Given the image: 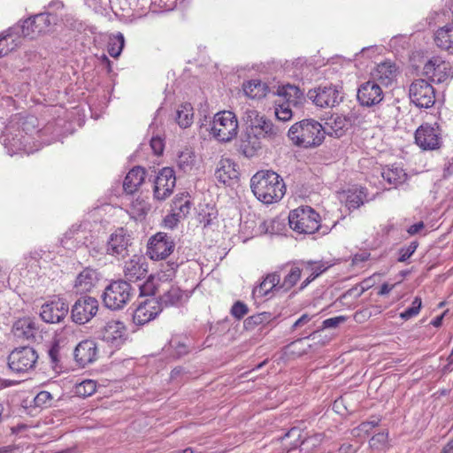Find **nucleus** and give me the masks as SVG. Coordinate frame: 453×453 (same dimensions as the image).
<instances>
[{"label": "nucleus", "instance_id": "5fc2aeb1", "mask_svg": "<svg viewBox=\"0 0 453 453\" xmlns=\"http://www.w3.org/2000/svg\"><path fill=\"white\" fill-rule=\"evenodd\" d=\"M59 346L58 343H53L48 350V357L53 368H56L59 363Z\"/></svg>", "mask_w": 453, "mask_h": 453}, {"label": "nucleus", "instance_id": "3c124183", "mask_svg": "<svg viewBox=\"0 0 453 453\" xmlns=\"http://www.w3.org/2000/svg\"><path fill=\"white\" fill-rule=\"evenodd\" d=\"M248 311L249 309L247 305L240 301L234 303L231 309V314L238 319H242Z\"/></svg>", "mask_w": 453, "mask_h": 453}, {"label": "nucleus", "instance_id": "58836bf2", "mask_svg": "<svg viewBox=\"0 0 453 453\" xmlns=\"http://www.w3.org/2000/svg\"><path fill=\"white\" fill-rule=\"evenodd\" d=\"M150 210V204L147 198L138 196L131 202L130 212L134 218L145 216Z\"/></svg>", "mask_w": 453, "mask_h": 453}, {"label": "nucleus", "instance_id": "c756f323", "mask_svg": "<svg viewBox=\"0 0 453 453\" xmlns=\"http://www.w3.org/2000/svg\"><path fill=\"white\" fill-rule=\"evenodd\" d=\"M19 35L15 27L0 34V58L7 55L20 44Z\"/></svg>", "mask_w": 453, "mask_h": 453}, {"label": "nucleus", "instance_id": "603ef678", "mask_svg": "<svg viewBox=\"0 0 453 453\" xmlns=\"http://www.w3.org/2000/svg\"><path fill=\"white\" fill-rule=\"evenodd\" d=\"M372 287L371 279L364 280L360 284L353 287L349 290H348L347 294L349 295H356L357 296H360L365 291L369 289Z\"/></svg>", "mask_w": 453, "mask_h": 453}, {"label": "nucleus", "instance_id": "4c0bfd02", "mask_svg": "<svg viewBox=\"0 0 453 453\" xmlns=\"http://www.w3.org/2000/svg\"><path fill=\"white\" fill-rule=\"evenodd\" d=\"M434 42L443 50L453 49V23L438 29L434 35Z\"/></svg>", "mask_w": 453, "mask_h": 453}, {"label": "nucleus", "instance_id": "2f4dec72", "mask_svg": "<svg viewBox=\"0 0 453 453\" xmlns=\"http://www.w3.org/2000/svg\"><path fill=\"white\" fill-rule=\"evenodd\" d=\"M238 173L235 169V164L229 159L222 158L218 165L215 172L216 179L224 184L229 180L237 178Z\"/></svg>", "mask_w": 453, "mask_h": 453}, {"label": "nucleus", "instance_id": "ddd939ff", "mask_svg": "<svg viewBox=\"0 0 453 453\" xmlns=\"http://www.w3.org/2000/svg\"><path fill=\"white\" fill-rule=\"evenodd\" d=\"M176 177L173 169L163 168L157 174L154 184V198L163 201L169 197L175 187Z\"/></svg>", "mask_w": 453, "mask_h": 453}, {"label": "nucleus", "instance_id": "bf43d9fd", "mask_svg": "<svg viewBox=\"0 0 453 453\" xmlns=\"http://www.w3.org/2000/svg\"><path fill=\"white\" fill-rule=\"evenodd\" d=\"M380 419L376 418L369 421L362 422L357 428L360 432L368 434L372 428L380 425Z\"/></svg>", "mask_w": 453, "mask_h": 453}, {"label": "nucleus", "instance_id": "423d86ee", "mask_svg": "<svg viewBox=\"0 0 453 453\" xmlns=\"http://www.w3.org/2000/svg\"><path fill=\"white\" fill-rule=\"evenodd\" d=\"M238 127L235 114L230 111H223L214 115L211 133L220 142H229L237 135Z\"/></svg>", "mask_w": 453, "mask_h": 453}, {"label": "nucleus", "instance_id": "49530a36", "mask_svg": "<svg viewBox=\"0 0 453 453\" xmlns=\"http://www.w3.org/2000/svg\"><path fill=\"white\" fill-rule=\"evenodd\" d=\"M96 383L92 380H85L76 386V393L81 396H90L96 392Z\"/></svg>", "mask_w": 453, "mask_h": 453}, {"label": "nucleus", "instance_id": "39448f33", "mask_svg": "<svg viewBox=\"0 0 453 453\" xmlns=\"http://www.w3.org/2000/svg\"><path fill=\"white\" fill-rule=\"evenodd\" d=\"M134 289L129 282L124 280L111 281L102 294L104 305L111 310L118 311L123 309L131 300Z\"/></svg>", "mask_w": 453, "mask_h": 453}, {"label": "nucleus", "instance_id": "6e6552de", "mask_svg": "<svg viewBox=\"0 0 453 453\" xmlns=\"http://www.w3.org/2000/svg\"><path fill=\"white\" fill-rule=\"evenodd\" d=\"M411 102L418 108H431L435 103V91L433 86L424 79L415 80L410 86Z\"/></svg>", "mask_w": 453, "mask_h": 453}, {"label": "nucleus", "instance_id": "a18cd8bd", "mask_svg": "<svg viewBox=\"0 0 453 453\" xmlns=\"http://www.w3.org/2000/svg\"><path fill=\"white\" fill-rule=\"evenodd\" d=\"M124 36L122 34H119L114 39H112L108 45V53L112 58H118L124 47Z\"/></svg>", "mask_w": 453, "mask_h": 453}, {"label": "nucleus", "instance_id": "a211bd4d", "mask_svg": "<svg viewBox=\"0 0 453 453\" xmlns=\"http://www.w3.org/2000/svg\"><path fill=\"white\" fill-rule=\"evenodd\" d=\"M287 438H295V441L290 443V447L287 449V453H296L297 448L300 452L311 453L312 449L317 448L321 442V434H314L302 441L301 431L297 427L291 428L286 434Z\"/></svg>", "mask_w": 453, "mask_h": 453}, {"label": "nucleus", "instance_id": "f3484780", "mask_svg": "<svg viewBox=\"0 0 453 453\" xmlns=\"http://www.w3.org/2000/svg\"><path fill=\"white\" fill-rule=\"evenodd\" d=\"M357 97L361 105L371 107L383 100L384 93L380 85L372 80L359 86Z\"/></svg>", "mask_w": 453, "mask_h": 453}, {"label": "nucleus", "instance_id": "1a4fd4ad", "mask_svg": "<svg viewBox=\"0 0 453 453\" xmlns=\"http://www.w3.org/2000/svg\"><path fill=\"white\" fill-rule=\"evenodd\" d=\"M174 248L173 237L166 233L158 232L150 238L147 254L152 260H163L173 252Z\"/></svg>", "mask_w": 453, "mask_h": 453}, {"label": "nucleus", "instance_id": "9b49d317", "mask_svg": "<svg viewBox=\"0 0 453 453\" xmlns=\"http://www.w3.org/2000/svg\"><path fill=\"white\" fill-rule=\"evenodd\" d=\"M50 15L40 13L26 19L21 26L15 27V30L23 37L35 39L47 33L50 30Z\"/></svg>", "mask_w": 453, "mask_h": 453}, {"label": "nucleus", "instance_id": "8fccbe9b", "mask_svg": "<svg viewBox=\"0 0 453 453\" xmlns=\"http://www.w3.org/2000/svg\"><path fill=\"white\" fill-rule=\"evenodd\" d=\"M418 246V242H411L408 246L402 248L399 251L400 257L398 258V261L405 262L407 259H409L411 257V255L415 252Z\"/></svg>", "mask_w": 453, "mask_h": 453}, {"label": "nucleus", "instance_id": "13d9d810", "mask_svg": "<svg viewBox=\"0 0 453 453\" xmlns=\"http://www.w3.org/2000/svg\"><path fill=\"white\" fill-rule=\"evenodd\" d=\"M347 318L345 316H337L334 318L326 319L323 321V328H334L340 324L345 322Z\"/></svg>", "mask_w": 453, "mask_h": 453}, {"label": "nucleus", "instance_id": "412c9836", "mask_svg": "<svg viewBox=\"0 0 453 453\" xmlns=\"http://www.w3.org/2000/svg\"><path fill=\"white\" fill-rule=\"evenodd\" d=\"M161 311L158 300L155 298L147 299L134 310L133 320L136 325H144L154 319Z\"/></svg>", "mask_w": 453, "mask_h": 453}, {"label": "nucleus", "instance_id": "f704fd0d", "mask_svg": "<svg viewBox=\"0 0 453 453\" xmlns=\"http://www.w3.org/2000/svg\"><path fill=\"white\" fill-rule=\"evenodd\" d=\"M349 126V122L345 117L334 115L326 121L324 130L331 136L341 137Z\"/></svg>", "mask_w": 453, "mask_h": 453}, {"label": "nucleus", "instance_id": "0eeeda50", "mask_svg": "<svg viewBox=\"0 0 453 453\" xmlns=\"http://www.w3.org/2000/svg\"><path fill=\"white\" fill-rule=\"evenodd\" d=\"M39 356L28 346L15 348L8 356L9 368L18 373H25L35 368Z\"/></svg>", "mask_w": 453, "mask_h": 453}, {"label": "nucleus", "instance_id": "774afa93", "mask_svg": "<svg viewBox=\"0 0 453 453\" xmlns=\"http://www.w3.org/2000/svg\"><path fill=\"white\" fill-rule=\"evenodd\" d=\"M357 449L350 443H343L339 448V453H355Z\"/></svg>", "mask_w": 453, "mask_h": 453}, {"label": "nucleus", "instance_id": "864d4df0", "mask_svg": "<svg viewBox=\"0 0 453 453\" xmlns=\"http://www.w3.org/2000/svg\"><path fill=\"white\" fill-rule=\"evenodd\" d=\"M306 270L311 271V273L308 277L312 281L318 276H319L326 270V268H324L322 265H319L317 263H312V262H308L307 265H306Z\"/></svg>", "mask_w": 453, "mask_h": 453}, {"label": "nucleus", "instance_id": "72a5a7b5", "mask_svg": "<svg viewBox=\"0 0 453 453\" xmlns=\"http://www.w3.org/2000/svg\"><path fill=\"white\" fill-rule=\"evenodd\" d=\"M242 89L245 96L250 99H261L270 92L269 87L260 80H251L244 82Z\"/></svg>", "mask_w": 453, "mask_h": 453}, {"label": "nucleus", "instance_id": "4d7b16f0", "mask_svg": "<svg viewBox=\"0 0 453 453\" xmlns=\"http://www.w3.org/2000/svg\"><path fill=\"white\" fill-rule=\"evenodd\" d=\"M52 395L50 392H47V391H41L40 393H38L35 398V404L37 406H42V405H50L51 400H52Z\"/></svg>", "mask_w": 453, "mask_h": 453}, {"label": "nucleus", "instance_id": "473e14b6", "mask_svg": "<svg viewBox=\"0 0 453 453\" xmlns=\"http://www.w3.org/2000/svg\"><path fill=\"white\" fill-rule=\"evenodd\" d=\"M184 298L183 291L177 286L171 285L167 289H164L159 297L161 310L163 307L176 306L182 303Z\"/></svg>", "mask_w": 453, "mask_h": 453}, {"label": "nucleus", "instance_id": "c03bdc74", "mask_svg": "<svg viewBox=\"0 0 453 453\" xmlns=\"http://www.w3.org/2000/svg\"><path fill=\"white\" fill-rule=\"evenodd\" d=\"M194 163L195 156L191 151L186 150L180 153L177 159V164L181 170H183L184 172L190 170Z\"/></svg>", "mask_w": 453, "mask_h": 453}, {"label": "nucleus", "instance_id": "de8ad7c7", "mask_svg": "<svg viewBox=\"0 0 453 453\" xmlns=\"http://www.w3.org/2000/svg\"><path fill=\"white\" fill-rule=\"evenodd\" d=\"M421 304H422L421 298L418 297V296L415 297L411 303V306L407 308L404 311H403L400 314V317L404 320H408V319L417 316L420 311Z\"/></svg>", "mask_w": 453, "mask_h": 453}, {"label": "nucleus", "instance_id": "680f3d73", "mask_svg": "<svg viewBox=\"0 0 453 453\" xmlns=\"http://www.w3.org/2000/svg\"><path fill=\"white\" fill-rule=\"evenodd\" d=\"M150 147L156 155H161L164 150V143L159 137H153L150 140Z\"/></svg>", "mask_w": 453, "mask_h": 453}, {"label": "nucleus", "instance_id": "79ce46f5", "mask_svg": "<svg viewBox=\"0 0 453 453\" xmlns=\"http://www.w3.org/2000/svg\"><path fill=\"white\" fill-rule=\"evenodd\" d=\"M450 68L449 63L437 58L436 67L432 78V81L441 83L449 76Z\"/></svg>", "mask_w": 453, "mask_h": 453}, {"label": "nucleus", "instance_id": "c9c22d12", "mask_svg": "<svg viewBox=\"0 0 453 453\" xmlns=\"http://www.w3.org/2000/svg\"><path fill=\"white\" fill-rule=\"evenodd\" d=\"M382 178L390 185L397 187L398 185L405 182L407 179V173L404 170L395 165L387 166L381 173Z\"/></svg>", "mask_w": 453, "mask_h": 453}, {"label": "nucleus", "instance_id": "e2e57ef3", "mask_svg": "<svg viewBox=\"0 0 453 453\" xmlns=\"http://www.w3.org/2000/svg\"><path fill=\"white\" fill-rule=\"evenodd\" d=\"M141 296H150L156 294V288L152 281L147 280L140 287Z\"/></svg>", "mask_w": 453, "mask_h": 453}, {"label": "nucleus", "instance_id": "ea45409f", "mask_svg": "<svg viewBox=\"0 0 453 453\" xmlns=\"http://www.w3.org/2000/svg\"><path fill=\"white\" fill-rule=\"evenodd\" d=\"M176 120L180 127H188L193 122V108L190 104H184L177 110Z\"/></svg>", "mask_w": 453, "mask_h": 453}, {"label": "nucleus", "instance_id": "aec40b11", "mask_svg": "<svg viewBox=\"0 0 453 453\" xmlns=\"http://www.w3.org/2000/svg\"><path fill=\"white\" fill-rule=\"evenodd\" d=\"M130 241V235L127 234L123 228L117 229L110 236L107 243V253L117 257H125L128 255Z\"/></svg>", "mask_w": 453, "mask_h": 453}, {"label": "nucleus", "instance_id": "9d476101", "mask_svg": "<svg viewBox=\"0 0 453 453\" xmlns=\"http://www.w3.org/2000/svg\"><path fill=\"white\" fill-rule=\"evenodd\" d=\"M98 307V301L95 297L81 296L71 309L73 321L79 325L89 322L96 315Z\"/></svg>", "mask_w": 453, "mask_h": 453}, {"label": "nucleus", "instance_id": "37998d69", "mask_svg": "<svg viewBox=\"0 0 453 453\" xmlns=\"http://www.w3.org/2000/svg\"><path fill=\"white\" fill-rule=\"evenodd\" d=\"M291 104H288L282 102H276L275 106V116L279 120L281 121H288L290 120L293 117V111H292Z\"/></svg>", "mask_w": 453, "mask_h": 453}, {"label": "nucleus", "instance_id": "b1692460", "mask_svg": "<svg viewBox=\"0 0 453 453\" xmlns=\"http://www.w3.org/2000/svg\"><path fill=\"white\" fill-rule=\"evenodd\" d=\"M144 259L139 256H133L128 261L125 262L123 273L125 280L137 281L145 278L147 274V265Z\"/></svg>", "mask_w": 453, "mask_h": 453}, {"label": "nucleus", "instance_id": "052dcab7", "mask_svg": "<svg viewBox=\"0 0 453 453\" xmlns=\"http://www.w3.org/2000/svg\"><path fill=\"white\" fill-rule=\"evenodd\" d=\"M437 58L430 59L424 66L423 73L429 77L431 80L434 76V73L436 67Z\"/></svg>", "mask_w": 453, "mask_h": 453}, {"label": "nucleus", "instance_id": "cd10ccee", "mask_svg": "<svg viewBox=\"0 0 453 453\" xmlns=\"http://www.w3.org/2000/svg\"><path fill=\"white\" fill-rule=\"evenodd\" d=\"M273 95L280 96V102L298 107L303 100V93L295 85H285L279 87Z\"/></svg>", "mask_w": 453, "mask_h": 453}, {"label": "nucleus", "instance_id": "c85d7f7f", "mask_svg": "<svg viewBox=\"0 0 453 453\" xmlns=\"http://www.w3.org/2000/svg\"><path fill=\"white\" fill-rule=\"evenodd\" d=\"M35 323L30 318L18 319L12 326V332L18 340L33 339L36 334Z\"/></svg>", "mask_w": 453, "mask_h": 453}, {"label": "nucleus", "instance_id": "393cba45", "mask_svg": "<svg viewBox=\"0 0 453 453\" xmlns=\"http://www.w3.org/2000/svg\"><path fill=\"white\" fill-rule=\"evenodd\" d=\"M397 68L395 64L390 61L382 62L372 72V79L377 83L380 82L383 86L390 85L396 77Z\"/></svg>", "mask_w": 453, "mask_h": 453}, {"label": "nucleus", "instance_id": "338daca9", "mask_svg": "<svg viewBox=\"0 0 453 453\" xmlns=\"http://www.w3.org/2000/svg\"><path fill=\"white\" fill-rule=\"evenodd\" d=\"M424 227H425L424 223L422 221H419L416 224L411 225L408 228L407 232L409 234L414 235V234H418L420 230H422Z\"/></svg>", "mask_w": 453, "mask_h": 453}, {"label": "nucleus", "instance_id": "e433bc0d", "mask_svg": "<svg viewBox=\"0 0 453 453\" xmlns=\"http://www.w3.org/2000/svg\"><path fill=\"white\" fill-rule=\"evenodd\" d=\"M366 188L363 187H356L349 188L346 192L345 203L350 209H357L364 204L366 200Z\"/></svg>", "mask_w": 453, "mask_h": 453}, {"label": "nucleus", "instance_id": "09e8293b", "mask_svg": "<svg viewBox=\"0 0 453 453\" xmlns=\"http://www.w3.org/2000/svg\"><path fill=\"white\" fill-rule=\"evenodd\" d=\"M271 317L272 315L268 312L258 313L249 317L245 320V324L248 326H258L269 322L271 320Z\"/></svg>", "mask_w": 453, "mask_h": 453}, {"label": "nucleus", "instance_id": "dca6fc26", "mask_svg": "<svg viewBox=\"0 0 453 453\" xmlns=\"http://www.w3.org/2000/svg\"><path fill=\"white\" fill-rule=\"evenodd\" d=\"M415 142L423 150H435L441 144V133L437 126L421 125L415 132Z\"/></svg>", "mask_w": 453, "mask_h": 453}, {"label": "nucleus", "instance_id": "a878e982", "mask_svg": "<svg viewBox=\"0 0 453 453\" xmlns=\"http://www.w3.org/2000/svg\"><path fill=\"white\" fill-rule=\"evenodd\" d=\"M99 281V273L92 268H85L76 277L74 288L76 292H90Z\"/></svg>", "mask_w": 453, "mask_h": 453}, {"label": "nucleus", "instance_id": "6ab92c4d", "mask_svg": "<svg viewBox=\"0 0 453 453\" xmlns=\"http://www.w3.org/2000/svg\"><path fill=\"white\" fill-rule=\"evenodd\" d=\"M127 329L123 322L119 320L108 321L102 330V339L111 347H120L127 335Z\"/></svg>", "mask_w": 453, "mask_h": 453}, {"label": "nucleus", "instance_id": "a19ab883", "mask_svg": "<svg viewBox=\"0 0 453 453\" xmlns=\"http://www.w3.org/2000/svg\"><path fill=\"white\" fill-rule=\"evenodd\" d=\"M303 269L297 265H292L289 272L285 275L280 288L284 291L291 289L300 280Z\"/></svg>", "mask_w": 453, "mask_h": 453}, {"label": "nucleus", "instance_id": "4468645a", "mask_svg": "<svg viewBox=\"0 0 453 453\" xmlns=\"http://www.w3.org/2000/svg\"><path fill=\"white\" fill-rule=\"evenodd\" d=\"M23 133L24 128L21 129L19 126L14 127L12 125L6 127L1 139L9 155L12 156L18 151L26 150L28 139Z\"/></svg>", "mask_w": 453, "mask_h": 453}, {"label": "nucleus", "instance_id": "f257e3e1", "mask_svg": "<svg viewBox=\"0 0 453 453\" xmlns=\"http://www.w3.org/2000/svg\"><path fill=\"white\" fill-rule=\"evenodd\" d=\"M246 131L241 138L240 150L248 157H253L262 148V141H274L281 129L253 109L246 110L243 117Z\"/></svg>", "mask_w": 453, "mask_h": 453}, {"label": "nucleus", "instance_id": "f03ea898", "mask_svg": "<svg viewBox=\"0 0 453 453\" xmlns=\"http://www.w3.org/2000/svg\"><path fill=\"white\" fill-rule=\"evenodd\" d=\"M254 196L262 203L271 204L279 202L285 195L282 178L273 171H258L250 180Z\"/></svg>", "mask_w": 453, "mask_h": 453}, {"label": "nucleus", "instance_id": "4be33fe9", "mask_svg": "<svg viewBox=\"0 0 453 453\" xmlns=\"http://www.w3.org/2000/svg\"><path fill=\"white\" fill-rule=\"evenodd\" d=\"M191 205L188 194L177 195L172 202V214L165 219V224L173 227L176 222L185 219L190 211Z\"/></svg>", "mask_w": 453, "mask_h": 453}, {"label": "nucleus", "instance_id": "5701e85b", "mask_svg": "<svg viewBox=\"0 0 453 453\" xmlns=\"http://www.w3.org/2000/svg\"><path fill=\"white\" fill-rule=\"evenodd\" d=\"M73 355L76 363L84 367L96 360L98 355L96 343L93 340H84L76 346Z\"/></svg>", "mask_w": 453, "mask_h": 453}, {"label": "nucleus", "instance_id": "7c9ffc66", "mask_svg": "<svg viewBox=\"0 0 453 453\" xmlns=\"http://www.w3.org/2000/svg\"><path fill=\"white\" fill-rule=\"evenodd\" d=\"M145 179V171L140 166L131 169L123 182V188L127 194L134 193Z\"/></svg>", "mask_w": 453, "mask_h": 453}, {"label": "nucleus", "instance_id": "0e129e2a", "mask_svg": "<svg viewBox=\"0 0 453 453\" xmlns=\"http://www.w3.org/2000/svg\"><path fill=\"white\" fill-rule=\"evenodd\" d=\"M312 319V316H310L309 314L305 313L303 314L292 326V330H295L298 327H301L304 325H306L308 322L311 321Z\"/></svg>", "mask_w": 453, "mask_h": 453}, {"label": "nucleus", "instance_id": "20e7f679", "mask_svg": "<svg viewBox=\"0 0 453 453\" xmlns=\"http://www.w3.org/2000/svg\"><path fill=\"white\" fill-rule=\"evenodd\" d=\"M290 228L299 234H311L324 227L320 225L319 214L310 206H301L290 211Z\"/></svg>", "mask_w": 453, "mask_h": 453}, {"label": "nucleus", "instance_id": "6e6d98bb", "mask_svg": "<svg viewBox=\"0 0 453 453\" xmlns=\"http://www.w3.org/2000/svg\"><path fill=\"white\" fill-rule=\"evenodd\" d=\"M388 432L378 433L370 440V445L372 448H379L386 444L388 441Z\"/></svg>", "mask_w": 453, "mask_h": 453}, {"label": "nucleus", "instance_id": "69168bd1", "mask_svg": "<svg viewBox=\"0 0 453 453\" xmlns=\"http://www.w3.org/2000/svg\"><path fill=\"white\" fill-rule=\"evenodd\" d=\"M172 346L175 348L176 349V354L178 357H180L182 355H185L186 353H188V347L186 344L184 343H181L180 342H172Z\"/></svg>", "mask_w": 453, "mask_h": 453}, {"label": "nucleus", "instance_id": "f8f14e48", "mask_svg": "<svg viewBox=\"0 0 453 453\" xmlns=\"http://www.w3.org/2000/svg\"><path fill=\"white\" fill-rule=\"evenodd\" d=\"M308 97L319 107H334L342 101L339 90L333 85L319 86L308 92Z\"/></svg>", "mask_w": 453, "mask_h": 453}, {"label": "nucleus", "instance_id": "7ed1b4c3", "mask_svg": "<svg viewBox=\"0 0 453 453\" xmlns=\"http://www.w3.org/2000/svg\"><path fill=\"white\" fill-rule=\"evenodd\" d=\"M325 134L324 127L318 121L303 119L291 126L288 136L296 146L312 148L322 143Z\"/></svg>", "mask_w": 453, "mask_h": 453}, {"label": "nucleus", "instance_id": "2eb2a0df", "mask_svg": "<svg viewBox=\"0 0 453 453\" xmlns=\"http://www.w3.org/2000/svg\"><path fill=\"white\" fill-rule=\"evenodd\" d=\"M68 311V303L63 298L58 297L42 306L40 316L47 323H58L65 318Z\"/></svg>", "mask_w": 453, "mask_h": 453}, {"label": "nucleus", "instance_id": "bb28decb", "mask_svg": "<svg viewBox=\"0 0 453 453\" xmlns=\"http://www.w3.org/2000/svg\"><path fill=\"white\" fill-rule=\"evenodd\" d=\"M280 274L278 272L268 273L259 285L253 288L252 294L255 296L263 297L273 291H279L280 288Z\"/></svg>", "mask_w": 453, "mask_h": 453}]
</instances>
